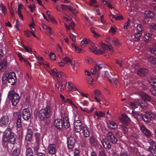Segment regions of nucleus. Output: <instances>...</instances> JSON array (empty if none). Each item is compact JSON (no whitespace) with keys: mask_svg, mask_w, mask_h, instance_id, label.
I'll use <instances>...</instances> for the list:
<instances>
[{"mask_svg":"<svg viewBox=\"0 0 156 156\" xmlns=\"http://www.w3.org/2000/svg\"><path fill=\"white\" fill-rule=\"evenodd\" d=\"M112 42L113 45L115 46H119L120 45V43L118 39L116 37H114L112 40Z\"/></svg>","mask_w":156,"mask_h":156,"instance_id":"nucleus-34","label":"nucleus"},{"mask_svg":"<svg viewBox=\"0 0 156 156\" xmlns=\"http://www.w3.org/2000/svg\"><path fill=\"white\" fill-rule=\"evenodd\" d=\"M2 14L5 15L6 12V10L5 7L3 5H2Z\"/></svg>","mask_w":156,"mask_h":156,"instance_id":"nucleus-59","label":"nucleus"},{"mask_svg":"<svg viewBox=\"0 0 156 156\" xmlns=\"http://www.w3.org/2000/svg\"><path fill=\"white\" fill-rule=\"evenodd\" d=\"M140 95L144 100H139L138 101L141 108H144L146 106L145 101H149L151 98L148 95L144 93H140Z\"/></svg>","mask_w":156,"mask_h":156,"instance_id":"nucleus-7","label":"nucleus"},{"mask_svg":"<svg viewBox=\"0 0 156 156\" xmlns=\"http://www.w3.org/2000/svg\"><path fill=\"white\" fill-rule=\"evenodd\" d=\"M61 6L62 9L64 10H66L68 9V5H64L62 4L61 5Z\"/></svg>","mask_w":156,"mask_h":156,"instance_id":"nucleus-56","label":"nucleus"},{"mask_svg":"<svg viewBox=\"0 0 156 156\" xmlns=\"http://www.w3.org/2000/svg\"><path fill=\"white\" fill-rule=\"evenodd\" d=\"M8 96L9 99L11 100L13 105H15L18 102L20 99L19 96L14 90H12L9 92Z\"/></svg>","mask_w":156,"mask_h":156,"instance_id":"nucleus-6","label":"nucleus"},{"mask_svg":"<svg viewBox=\"0 0 156 156\" xmlns=\"http://www.w3.org/2000/svg\"><path fill=\"white\" fill-rule=\"evenodd\" d=\"M20 154V150L18 148H16L13 151L12 156H19Z\"/></svg>","mask_w":156,"mask_h":156,"instance_id":"nucleus-41","label":"nucleus"},{"mask_svg":"<svg viewBox=\"0 0 156 156\" xmlns=\"http://www.w3.org/2000/svg\"><path fill=\"white\" fill-rule=\"evenodd\" d=\"M49 57L52 60H55V55L52 52H51L49 54Z\"/></svg>","mask_w":156,"mask_h":156,"instance_id":"nucleus-53","label":"nucleus"},{"mask_svg":"<svg viewBox=\"0 0 156 156\" xmlns=\"http://www.w3.org/2000/svg\"><path fill=\"white\" fill-rule=\"evenodd\" d=\"M83 133L84 136L86 137H88L89 136L90 133L87 127L86 126H83Z\"/></svg>","mask_w":156,"mask_h":156,"instance_id":"nucleus-27","label":"nucleus"},{"mask_svg":"<svg viewBox=\"0 0 156 156\" xmlns=\"http://www.w3.org/2000/svg\"><path fill=\"white\" fill-rule=\"evenodd\" d=\"M63 102L69 104L70 105L74 106V107L76 106L72 100L68 98L66 99L65 100H64V101Z\"/></svg>","mask_w":156,"mask_h":156,"instance_id":"nucleus-40","label":"nucleus"},{"mask_svg":"<svg viewBox=\"0 0 156 156\" xmlns=\"http://www.w3.org/2000/svg\"><path fill=\"white\" fill-rule=\"evenodd\" d=\"M148 150L154 156H156V151L151 147H149Z\"/></svg>","mask_w":156,"mask_h":156,"instance_id":"nucleus-50","label":"nucleus"},{"mask_svg":"<svg viewBox=\"0 0 156 156\" xmlns=\"http://www.w3.org/2000/svg\"><path fill=\"white\" fill-rule=\"evenodd\" d=\"M107 137L109 140L113 144H115L117 141V139L111 132H109L108 133Z\"/></svg>","mask_w":156,"mask_h":156,"instance_id":"nucleus-15","label":"nucleus"},{"mask_svg":"<svg viewBox=\"0 0 156 156\" xmlns=\"http://www.w3.org/2000/svg\"><path fill=\"white\" fill-rule=\"evenodd\" d=\"M144 16L147 17H149L151 18H154L155 17V14L152 12L147 11L144 13Z\"/></svg>","mask_w":156,"mask_h":156,"instance_id":"nucleus-26","label":"nucleus"},{"mask_svg":"<svg viewBox=\"0 0 156 156\" xmlns=\"http://www.w3.org/2000/svg\"><path fill=\"white\" fill-rule=\"evenodd\" d=\"M62 123L63 125L66 128H68L70 126L68 118L67 116H64L62 119Z\"/></svg>","mask_w":156,"mask_h":156,"instance_id":"nucleus-22","label":"nucleus"},{"mask_svg":"<svg viewBox=\"0 0 156 156\" xmlns=\"http://www.w3.org/2000/svg\"><path fill=\"white\" fill-rule=\"evenodd\" d=\"M66 82L65 81L62 82L60 84L58 85V88L59 90L62 91V90L64 89L66 86Z\"/></svg>","mask_w":156,"mask_h":156,"instance_id":"nucleus-32","label":"nucleus"},{"mask_svg":"<svg viewBox=\"0 0 156 156\" xmlns=\"http://www.w3.org/2000/svg\"><path fill=\"white\" fill-rule=\"evenodd\" d=\"M29 8L30 9L31 12H33L35 8V6L34 4L30 5L28 6Z\"/></svg>","mask_w":156,"mask_h":156,"instance_id":"nucleus-60","label":"nucleus"},{"mask_svg":"<svg viewBox=\"0 0 156 156\" xmlns=\"http://www.w3.org/2000/svg\"><path fill=\"white\" fill-rule=\"evenodd\" d=\"M104 16L102 15L101 16V20L102 23L104 25L107 24V22L103 18Z\"/></svg>","mask_w":156,"mask_h":156,"instance_id":"nucleus-62","label":"nucleus"},{"mask_svg":"<svg viewBox=\"0 0 156 156\" xmlns=\"http://www.w3.org/2000/svg\"><path fill=\"white\" fill-rule=\"evenodd\" d=\"M109 31V33L114 34L116 32V27L115 26H111Z\"/></svg>","mask_w":156,"mask_h":156,"instance_id":"nucleus-45","label":"nucleus"},{"mask_svg":"<svg viewBox=\"0 0 156 156\" xmlns=\"http://www.w3.org/2000/svg\"><path fill=\"white\" fill-rule=\"evenodd\" d=\"M32 135H26L25 137L26 140L28 141H30L32 139Z\"/></svg>","mask_w":156,"mask_h":156,"instance_id":"nucleus-57","label":"nucleus"},{"mask_svg":"<svg viewBox=\"0 0 156 156\" xmlns=\"http://www.w3.org/2000/svg\"><path fill=\"white\" fill-rule=\"evenodd\" d=\"M42 27L44 29L47 30L48 33L49 34V35H50L52 34V32L51 30V28L50 27L47 26L45 25H42Z\"/></svg>","mask_w":156,"mask_h":156,"instance_id":"nucleus-36","label":"nucleus"},{"mask_svg":"<svg viewBox=\"0 0 156 156\" xmlns=\"http://www.w3.org/2000/svg\"><path fill=\"white\" fill-rule=\"evenodd\" d=\"M2 82L5 83L7 81L12 85H14L16 80L15 74L14 72L7 73L4 74L2 77Z\"/></svg>","mask_w":156,"mask_h":156,"instance_id":"nucleus-2","label":"nucleus"},{"mask_svg":"<svg viewBox=\"0 0 156 156\" xmlns=\"http://www.w3.org/2000/svg\"><path fill=\"white\" fill-rule=\"evenodd\" d=\"M101 1L105 5H107L108 7L111 9H112L113 8V7L112 6V5L109 2H106L105 0H101Z\"/></svg>","mask_w":156,"mask_h":156,"instance_id":"nucleus-44","label":"nucleus"},{"mask_svg":"<svg viewBox=\"0 0 156 156\" xmlns=\"http://www.w3.org/2000/svg\"><path fill=\"white\" fill-rule=\"evenodd\" d=\"M151 52L154 53L156 55V43H154L152 44V48L150 49Z\"/></svg>","mask_w":156,"mask_h":156,"instance_id":"nucleus-38","label":"nucleus"},{"mask_svg":"<svg viewBox=\"0 0 156 156\" xmlns=\"http://www.w3.org/2000/svg\"><path fill=\"white\" fill-rule=\"evenodd\" d=\"M67 87L69 90L70 91L72 90L73 91L78 90V89L73 85V84L70 83H68Z\"/></svg>","mask_w":156,"mask_h":156,"instance_id":"nucleus-33","label":"nucleus"},{"mask_svg":"<svg viewBox=\"0 0 156 156\" xmlns=\"http://www.w3.org/2000/svg\"><path fill=\"white\" fill-rule=\"evenodd\" d=\"M150 28L151 30L153 29L156 30V24L154 23H152L150 26Z\"/></svg>","mask_w":156,"mask_h":156,"instance_id":"nucleus-64","label":"nucleus"},{"mask_svg":"<svg viewBox=\"0 0 156 156\" xmlns=\"http://www.w3.org/2000/svg\"><path fill=\"white\" fill-rule=\"evenodd\" d=\"M95 115L98 116V117H101L105 116V113L104 112H95Z\"/></svg>","mask_w":156,"mask_h":156,"instance_id":"nucleus-43","label":"nucleus"},{"mask_svg":"<svg viewBox=\"0 0 156 156\" xmlns=\"http://www.w3.org/2000/svg\"><path fill=\"white\" fill-rule=\"evenodd\" d=\"M24 33L26 36L30 37L31 35L32 31L28 30H26L24 31Z\"/></svg>","mask_w":156,"mask_h":156,"instance_id":"nucleus-48","label":"nucleus"},{"mask_svg":"<svg viewBox=\"0 0 156 156\" xmlns=\"http://www.w3.org/2000/svg\"><path fill=\"white\" fill-rule=\"evenodd\" d=\"M140 129L141 131L146 136L148 137L151 136V133L144 126H141L140 127Z\"/></svg>","mask_w":156,"mask_h":156,"instance_id":"nucleus-20","label":"nucleus"},{"mask_svg":"<svg viewBox=\"0 0 156 156\" xmlns=\"http://www.w3.org/2000/svg\"><path fill=\"white\" fill-rule=\"evenodd\" d=\"M75 143V140L74 138L72 137H69L67 140L68 147L69 149H72Z\"/></svg>","mask_w":156,"mask_h":156,"instance_id":"nucleus-16","label":"nucleus"},{"mask_svg":"<svg viewBox=\"0 0 156 156\" xmlns=\"http://www.w3.org/2000/svg\"><path fill=\"white\" fill-rule=\"evenodd\" d=\"M94 92L96 96H98L101 94L100 91L98 90H95Z\"/></svg>","mask_w":156,"mask_h":156,"instance_id":"nucleus-63","label":"nucleus"},{"mask_svg":"<svg viewBox=\"0 0 156 156\" xmlns=\"http://www.w3.org/2000/svg\"><path fill=\"white\" fill-rule=\"evenodd\" d=\"M135 116L136 119H139L140 117H141V119H143L144 121L147 122H149L151 119H155L156 120V113H153L149 112H146L145 115H139L136 114Z\"/></svg>","mask_w":156,"mask_h":156,"instance_id":"nucleus-5","label":"nucleus"},{"mask_svg":"<svg viewBox=\"0 0 156 156\" xmlns=\"http://www.w3.org/2000/svg\"><path fill=\"white\" fill-rule=\"evenodd\" d=\"M112 75V74L111 72L110 73L108 71H106L105 72V77H107L108 79V76H109V78H110L111 77V76Z\"/></svg>","mask_w":156,"mask_h":156,"instance_id":"nucleus-52","label":"nucleus"},{"mask_svg":"<svg viewBox=\"0 0 156 156\" xmlns=\"http://www.w3.org/2000/svg\"><path fill=\"white\" fill-rule=\"evenodd\" d=\"M130 105L133 108L135 109L138 107L139 105L136 102H130Z\"/></svg>","mask_w":156,"mask_h":156,"instance_id":"nucleus-49","label":"nucleus"},{"mask_svg":"<svg viewBox=\"0 0 156 156\" xmlns=\"http://www.w3.org/2000/svg\"><path fill=\"white\" fill-rule=\"evenodd\" d=\"M56 149L55 144H49L48 147V150L50 154L48 156H55V154Z\"/></svg>","mask_w":156,"mask_h":156,"instance_id":"nucleus-9","label":"nucleus"},{"mask_svg":"<svg viewBox=\"0 0 156 156\" xmlns=\"http://www.w3.org/2000/svg\"><path fill=\"white\" fill-rule=\"evenodd\" d=\"M147 70L145 68H141L139 69L137 72V74L140 76H144L147 74Z\"/></svg>","mask_w":156,"mask_h":156,"instance_id":"nucleus-23","label":"nucleus"},{"mask_svg":"<svg viewBox=\"0 0 156 156\" xmlns=\"http://www.w3.org/2000/svg\"><path fill=\"white\" fill-rule=\"evenodd\" d=\"M69 36L70 38L74 42L76 41V36L72 33H70L69 34Z\"/></svg>","mask_w":156,"mask_h":156,"instance_id":"nucleus-55","label":"nucleus"},{"mask_svg":"<svg viewBox=\"0 0 156 156\" xmlns=\"http://www.w3.org/2000/svg\"><path fill=\"white\" fill-rule=\"evenodd\" d=\"M116 63L119 65L120 67H122V65L123 64V62L122 61H119L118 60H116Z\"/></svg>","mask_w":156,"mask_h":156,"instance_id":"nucleus-61","label":"nucleus"},{"mask_svg":"<svg viewBox=\"0 0 156 156\" xmlns=\"http://www.w3.org/2000/svg\"><path fill=\"white\" fill-rule=\"evenodd\" d=\"M141 35V34L140 33L138 32V33H136L133 38L134 41H137L139 40Z\"/></svg>","mask_w":156,"mask_h":156,"instance_id":"nucleus-39","label":"nucleus"},{"mask_svg":"<svg viewBox=\"0 0 156 156\" xmlns=\"http://www.w3.org/2000/svg\"><path fill=\"white\" fill-rule=\"evenodd\" d=\"M2 139L4 142L8 141L9 143V144H12L13 145L15 143L16 137L14 133L11 132L9 130H7L4 133Z\"/></svg>","mask_w":156,"mask_h":156,"instance_id":"nucleus-3","label":"nucleus"},{"mask_svg":"<svg viewBox=\"0 0 156 156\" xmlns=\"http://www.w3.org/2000/svg\"><path fill=\"white\" fill-rule=\"evenodd\" d=\"M91 46L93 49L89 48L90 51H93L94 53L97 55H100L103 54L106 50L109 51L111 50L112 51V47L111 46L107 45L104 44H102L101 45V48L100 49L97 50V47L94 44H91Z\"/></svg>","mask_w":156,"mask_h":156,"instance_id":"nucleus-1","label":"nucleus"},{"mask_svg":"<svg viewBox=\"0 0 156 156\" xmlns=\"http://www.w3.org/2000/svg\"><path fill=\"white\" fill-rule=\"evenodd\" d=\"M62 59L65 64L69 63L70 64L73 66V64L72 63V60L68 57H66L64 58H63Z\"/></svg>","mask_w":156,"mask_h":156,"instance_id":"nucleus-30","label":"nucleus"},{"mask_svg":"<svg viewBox=\"0 0 156 156\" xmlns=\"http://www.w3.org/2000/svg\"><path fill=\"white\" fill-rule=\"evenodd\" d=\"M108 126L109 128L115 129L117 128L118 125L115 122L112 121H109L108 123Z\"/></svg>","mask_w":156,"mask_h":156,"instance_id":"nucleus-25","label":"nucleus"},{"mask_svg":"<svg viewBox=\"0 0 156 156\" xmlns=\"http://www.w3.org/2000/svg\"><path fill=\"white\" fill-rule=\"evenodd\" d=\"M149 62L151 64H156V58L153 56H151L148 59Z\"/></svg>","mask_w":156,"mask_h":156,"instance_id":"nucleus-35","label":"nucleus"},{"mask_svg":"<svg viewBox=\"0 0 156 156\" xmlns=\"http://www.w3.org/2000/svg\"><path fill=\"white\" fill-rule=\"evenodd\" d=\"M74 130L77 132L80 131L83 128L80 121L79 120H76L74 122Z\"/></svg>","mask_w":156,"mask_h":156,"instance_id":"nucleus-10","label":"nucleus"},{"mask_svg":"<svg viewBox=\"0 0 156 156\" xmlns=\"http://www.w3.org/2000/svg\"><path fill=\"white\" fill-rule=\"evenodd\" d=\"M50 74L51 76H56L58 82L61 81L62 79V76H63L64 74L63 73L61 72H57L56 69H54Z\"/></svg>","mask_w":156,"mask_h":156,"instance_id":"nucleus-8","label":"nucleus"},{"mask_svg":"<svg viewBox=\"0 0 156 156\" xmlns=\"http://www.w3.org/2000/svg\"><path fill=\"white\" fill-rule=\"evenodd\" d=\"M22 116L23 119L25 120H27L30 117V113L29 110L27 108L24 109L22 112Z\"/></svg>","mask_w":156,"mask_h":156,"instance_id":"nucleus-11","label":"nucleus"},{"mask_svg":"<svg viewBox=\"0 0 156 156\" xmlns=\"http://www.w3.org/2000/svg\"><path fill=\"white\" fill-rule=\"evenodd\" d=\"M103 67V65L102 64H97L93 69L91 70V73L93 75L96 74L97 73L98 71Z\"/></svg>","mask_w":156,"mask_h":156,"instance_id":"nucleus-18","label":"nucleus"},{"mask_svg":"<svg viewBox=\"0 0 156 156\" xmlns=\"http://www.w3.org/2000/svg\"><path fill=\"white\" fill-rule=\"evenodd\" d=\"M89 143L92 146H95L98 143L97 139L93 136H91L89 138Z\"/></svg>","mask_w":156,"mask_h":156,"instance_id":"nucleus-21","label":"nucleus"},{"mask_svg":"<svg viewBox=\"0 0 156 156\" xmlns=\"http://www.w3.org/2000/svg\"><path fill=\"white\" fill-rule=\"evenodd\" d=\"M150 91L154 95L156 96V89L154 88H151Z\"/></svg>","mask_w":156,"mask_h":156,"instance_id":"nucleus-58","label":"nucleus"},{"mask_svg":"<svg viewBox=\"0 0 156 156\" xmlns=\"http://www.w3.org/2000/svg\"><path fill=\"white\" fill-rule=\"evenodd\" d=\"M148 142L152 146H154L156 144L153 140L151 139H148Z\"/></svg>","mask_w":156,"mask_h":156,"instance_id":"nucleus-51","label":"nucleus"},{"mask_svg":"<svg viewBox=\"0 0 156 156\" xmlns=\"http://www.w3.org/2000/svg\"><path fill=\"white\" fill-rule=\"evenodd\" d=\"M112 17L114 18L116 20H119L123 19V18L122 16H118L117 14L112 15Z\"/></svg>","mask_w":156,"mask_h":156,"instance_id":"nucleus-47","label":"nucleus"},{"mask_svg":"<svg viewBox=\"0 0 156 156\" xmlns=\"http://www.w3.org/2000/svg\"><path fill=\"white\" fill-rule=\"evenodd\" d=\"M151 34L150 33L144 35V40L147 41L151 38Z\"/></svg>","mask_w":156,"mask_h":156,"instance_id":"nucleus-46","label":"nucleus"},{"mask_svg":"<svg viewBox=\"0 0 156 156\" xmlns=\"http://www.w3.org/2000/svg\"><path fill=\"white\" fill-rule=\"evenodd\" d=\"M7 65V62L5 59L2 60L0 62V70L1 71H4L6 68Z\"/></svg>","mask_w":156,"mask_h":156,"instance_id":"nucleus-24","label":"nucleus"},{"mask_svg":"<svg viewBox=\"0 0 156 156\" xmlns=\"http://www.w3.org/2000/svg\"><path fill=\"white\" fill-rule=\"evenodd\" d=\"M33 153L31 148H28L27 149L26 156H33Z\"/></svg>","mask_w":156,"mask_h":156,"instance_id":"nucleus-42","label":"nucleus"},{"mask_svg":"<svg viewBox=\"0 0 156 156\" xmlns=\"http://www.w3.org/2000/svg\"><path fill=\"white\" fill-rule=\"evenodd\" d=\"M108 80L111 83L112 86L117 87L118 86L119 83L116 78L111 77L109 78V76H108Z\"/></svg>","mask_w":156,"mask_h":156,"instance_id":"nucleus-19","label":"nucleus"},{"mask_svg":"<svg viewBox=\"0 0 156 156\" xmlns=\"http://www.w3.org/2000/svg\"><path fill=\"white\" fill-rule=\"evenodd\" d=\"M75 51L77 53H83L84 51L83 50H82L80 48L77 47L75 49Z\"/></svg>","mask_w":156,"mask_h":156,"instance_id":"nucleus-54","label":"nucleus"},{"mask_svg":"<svg viewBox=\"0 0 156 156\" xmlns=\"http://www.w3.org/2000/svg\"><path fill=\"white\" fill-rule=\"evenodd\" d=\"M54 125L57 129H61L63 126L62 121L59 119L55 120L54 122Z\"/></svg>","mask_w":156,"mask_h":156,"instance_id":"nucleus-14","label":"nucleus"},{"mask_svg":"<svg viewBox=\"0 0 156 156\" xmlns=\"http://www.w3.org/2000/svg\"><path fill=\"white\" fill-rule=\"evenodd\" d=\"M101 142L104 147L107 149H110L111 147V145L109 141L105 136H102L101 138Z\"/></svg>","mask_w":156,"mask_h":156,"instance_id":"nucleus-12","label":"nucleus"},{"mask_svg":"<svg viewBox=\"0 0 156 156\" xmlns=\"http://www.w3.org/2000/svg\"><path fill=\"white\" fill-rule=\"evenodd\" d=\"M90 42V41L89 39H84L81 41L80 45L82 47H85Z\"/></svg>","mask_w":156,"mask_h":156,"instance_id":"nucleus-28","label":"nucleus"},{"mask_svg":"<svg viewBox=\"0 0 156 156\" xmlns=\"http://www.w3.org/2000/svg\"><path fill=\"white\" fill-rule=\"evenodd\" d=\"M34 137L36 142L37 144H38L40 140V135L39 133H36L34 134Z\"/></svg>","mask_w":156,"mask_h":156,"instance_id":"nucleus-37","label":"nucleus"},{"mask_svg":"<svg viewBox=\"0 0 156 156\" xmlns=\"http://www.w3.org/2000/svg\"><path fill=\"white\" fill-rule=\"evenodd\" d=\"M122 116L123 118H120L119 119L123 123L126 125L130 122V119L126 114H123Z\"/></svg>","mask_w":156,"mask_h":156,"instance_id":"nucleus-17","label":"nucleus"},{"mask_svg":"<svg viewBox=\"0 0 156 156\" xmlns=\"http://www.w3.org/2000/svg\"><path fill=\"white\" fill-rule=\"evenodd\" d=\"M51 109L48 105L43 109H41L39 112V117L42 121L45 120L46 118H49L51 115Z\"/></svg>","mask_w":156,"mask_h":156,"instance_id":"nucleus-4","label":"nucleus"},{"mask_svg":"<svg viewBox=\"0 0 156 156\" xmlns=\"http://www.w3.org/2000/svg\"><path fill=\"white\" fill-rule=\"evenodd\" d=\"M148 81L150 85L156 87V79L151 77L149 79Z\"/></svg>","mask_w":156,"mask_h":156,"instance_id":"nucleus-31","label":"nucleus"},{"mask_svg":"<svg viewBox=\"0 0 156 156\" xmlns=\"http://www.w3.org/2000/svg\"><path fill=\"white\" fill-rule=\"evenodd\" d=\"M38 62L41 66H42L44 67L45 68H48L49 67V63L48 62H44V60L41 61V60H37Z\"/></svg>","mask_w":156,"mask_h":156,"instance_id":"nucleus-29","label":"nucleus"},{"mask_svg":"<svg viewBox=\"0 0 156 156\" xmlns=\"http://www.w3.org/2000/svg\"><path fill=\"white\" fill-rule=\"evenodd\" d=\"M9 118L8 116H5L0 119V126L3 127H6L8 124Z\"/></svg>","mask_w":156,"mask_h":156,"instance_id":"nucleus-13","label":"nucleus"}]
</instances>
